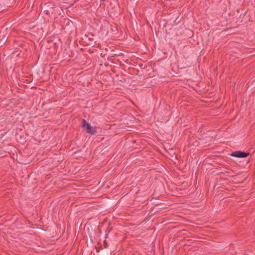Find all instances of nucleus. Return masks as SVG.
Wrapping results in <instances>:
<instances>
[{
	"label": "nucleus",
	"instance_id": "obj_4",
	"mask_svg": "<svg viewBox=\"0 0 255 255\" xmlns=\"http://www.w3.org/2000/svg\"><path fill=\"white\" fill-rule=\"evenodd\" d=\"M1 11V10L0 9V11Z\"/></svg>",
	"mask_w": 255,
	"mask_h": 255
},
{
	"label": "nucleus",
	"instance_id": "obj_3",
	"mask_svg": "<svg viewBox=\"0 0 255 255\" xmlns=\"http://www.w3.org/2000/svg\"><path fill=\"white\" fill-rule=\"evenodd\" d=\"M87 36L89 37V39L91 41L94 40L93 36L94 35L92 33H89V34L87 35Z\"/></svg>",
	"mask_w": 255,
	"mask_h": 255
},
{
	"label": "nucleus",
	"instance_id": "obj_2",
	"mask_svg": "<svg viewBox=\"0 0 255 255\" xmlns=\"http://www.w3.org/2000/svg\"><path fill=\"white\" fill-rule=\"evenodd\" d=\"M230 155L233 157L238 158H245L247 157L249 155V153L239 150L233 152L232 153L230 154Z\"/></svg>",
	"mask_w": 255,
	"mask_h": 255
},
{
	"label": "nucleus",
	"instance_id": "obj_1",
	"mask_svg": "<svg viewBox=\"0 0 255 255\" xmlns=\"http://www.w3.org/2000/svg\"><path fill=\"white\" fill-rule=\"evenodd\" d=\"M82 122V128L85 130L86 132L91 134L92 135L95 134L97 132V129L95 127H92L91 125L88 123L85 119H83Z\"/></svg>",
	"mask_w": 255,
	"mask_h": 255
}]
</instances>
